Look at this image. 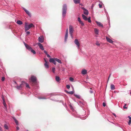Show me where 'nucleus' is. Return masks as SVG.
I'll list each match as a JSON object with an SVG mask.
<instances>
[{
    "label": "nucleus",
    "mask_w": 131,
    "mask_h": 131,
    "mask_svg": "<svg viewBox=\"0 0 131 131\" xmlns=\"http://www.w3.org/2000/svg\"><path fill=\"white\" fill-rule=\"evenodd\" d=\"M75 4H78L80 2V0H73Z\"/></svg>",
    "instance_id": "17"
},
{
    "label": "nucleus",
    "mask_w": 131,
    "mask_h": 131,
    "mask_svg": "<svg viewBox=\"0 0 131 131\" xmlns=\"http://www.w3.org/2000/svg\"><path fill=\"white\" fill-rule=\"evenodd\" d=\"M127 104H125L124 105V106L123 108H126L127 109V107H126L125 106H126Z\"/></svg>",
    "instance_id": "39"
},
{
    "label": "nucleus",
    "mask_w": 131,
    "mask_h": 131,
    "mask_svg": "<svg viewBox=\"0 0 131 131\" xmlns=\"http://www.w3.org/2000/svg\"><path fill=\"white\" fill-rule=\"evenodd\" d=\"M82 17L83 18V19L87 21V18L84 15V14H82Z\"/></svg>",
    "instance_id": "14"
},
{
    "label": "nucleus",
    "mask_w": 131,
    "mask_h": 131,
    "mask_svg": "<svg viewBox=\"0 0 131 131\" xmlns=\"http://www.w3.org/2000/svg\"><path fill=\"white\" fill-rule=\"evenodd\" d=\"M56 80L58 82H59V81L60 80V78L58 76H56Z\"/></svg>",
    "instance_id": "26"
},
{
    "label": "nucleus",
    "mask_w": 131,
    "mask_h": 131,
    "mask_svg": "<svg viewBox=\"0 0 131 131\" xmlns=\"http://www.w3.org/2000/svg\"><path fill=\"white\" fill-rule=\"evenodd\" d=\"M78 21L82 25V26H83L84 24L83 22L81 20L80 18L79 17L78 18Z\"/></svg>",
    "instance_id": "12"
},
{
    "label": "nucleus",
    "mask_w": 131,
    "mask_h": 131,
    "mask_svg": "<svg viewBox=\"0 0 131 131\" xmlns=\"http://www.w3.org/2000/svg\"><path fill=\"white\" fill-rule=\"evenodd\" d=\"M128 117L129 119V120L128 122V124L129 125H130L131 123V117L129 116H128Z\"/></svg>",
    "instance_id": "21"
},
{
    "label": "nucleus",
    "mask_w": 131,
    "mask_h": 131,
    "mask_svg": "<svg viewBox=\"0 0 131 131\" xmlns=\"http://www.w3.org/2000/svg\"><path fill=\"white\" fill-rule=\"evenodd\" d=\"M31 51V52H32L33 54H35L36 53V52L35 51L32 49V48H31V50H30Z\"/></svg>",
    "instance_id": "32"
},
{
    "label": "nucleus",
    "mask_w": 131,
    "mask_h": 131,
    "mask_svg": "<svg viewBox=\"0 0 131 131\" xmlns=\"http://www.w3.org/2000/svg\"><path fill=\"white\" fill-rule=\"evenodd\" d=\"M87 20H88L89 22L91 23V20L90 19V17H89L88 18H87Z\"/></svg>",
    "instance_id": "33"
},
{
    "label": "nucleus",
    "mask_w": 131,
    "mask_h": 131,
    "mask_svg": "<svg viewBox=\"0 0 131 131\" xmlns=\"http://www.w3.org/2000/svg\"><path fill=\"white\" fill-rule=\"evenodd\" d=\"M35 26L32 23H31L29 25H28L27 23H25V31L28 30L31 27H34Z\"/></svg>",
    "instance_id": "1"
},
{
    "label": "nucleus",
    "mask_w": 131,
    "mask_h": 131,
    "mask_svg": "<svg viewBox=\"0 0 131 131\" xmlns=\"http://www.w3.org/2000/svg\"><path fill=\"white\" fill-rule=\"evenodd\" d=\"M26 85V86L27 88H30V87L29 86V84L28 83H26L25 82V83H24V85Z\"/></svg>",
    "instance_id": "30"
},
{
    "label": "nucleus",
    "mask_w": 131,
    "mask_h": 131,
    "mask_svg": "<svg viewBox=\"0 0 131 131\" xmlns=\"http://www.w3.org/2000/svg\"><path fill=\"white\" fill-rule=\"evenodd\" d=\"M30 80L33 83H35L36 81V77L33 75L31 76L30 78Z\"/></svg>",
    "instance_id": "4"
},
{
    "label": "nucleus",
    "mask_w": 131,
    "mask_h": 131,
    "mask_svg": "<svg viewBox=\"0 0 131 131\" xmlns=\"http://www.w3.org/2000/svg\"><path fill=\"white\" fill-rule=\"evenodd\" d=\"M16 23L20 25H22L23 24V23L22 21L19 20H17V21Z\"/></svg>",
    "instance_id": "18"
},
{
    "label": "nucleus",
    "mask_w": 131,
    "mask_h": 131,
    "mask_svg": "<svg viewBox=\"0 0 131 131\" xmlns=\"http://www.w3.org/2000/svg\"><path fill=\"white\" fill-rule=\"evenodd\" d=\"M37 44L39 46L40 48L42 50H44V48L43 46L39 42H38L37 43Z\"/></svg>",
    "instance_id": "8"
},
{
    "label": "nucleus",
    "mask_w": 131,
    "mask_h": 131,
    "mask_svg": "<svg viewBox=\"0 0 131 131\" xmlns=\"http://www.w3.org/2000/svg\"><path fill=\"white\" fill-rule=\"evenodd\" d=\"M99 8H102V5L101 4L99 3Z\"/></svg>",
    "instance_id": "41"
},
{
    "label": "nucleus",
    "mask_w": 131,
    "mask_h": 131,
    "mask_svg": "<svg viewBox=\"0 0 131 131\" xmlns=\"http://www.w3.org/2000/svg\"><path fill=\"white\" fill-rule=\"evenodd\" d=\"M67 9V8L66 5L64 4L62 7V15L63 18H64L66 16Z\"/></svg>",
    "instance_id": "2"
},
{
    "label": "nucleus",
    "mask_w": 131,
    "mask_h": 131,
    "mask_svg": "<svg viewBox=\"0 0 131 131\" xmlns=\"http://www.w3.org/2000/svg\"><path fill=\"white\" fill-rule=\"evenodd\" d=\"M69 34L71 37L73 38L72 33L74 31V29L73 27L71 25L69 26Z\"/></svg>",
    "instance_id": "3"
},
{
    "label": "nucleus",
    "mask_w": 131,
    "mask_h": 131,
    "mask_svg": "<svg viewBox=\"0 0 131 131\" xmlns=\"http://www.w3.org/2000/svg\"><path fill=\"white\" fill-rule=\"evenodd\" d=\"M67 93L69 94H73L74 92L73 91H71L68 92V91H66Z\"/></svg>",
    "instance_id": "29"
},
{
    "label": "nucleus",
    "mask_w": 131,
    "mask_h": 131,
    "mask_svg": "<svg viewBox=\"0 0 131 131\" xmlns=\"http://www.w3.org/2000/svg\"><path fill=\"white\" fill-rule=\"evenodd\" d=\"M92 7L93 8V5H94V4H92Z\"/></svg>",
    "instance_id": "55"
},
{
    "label": "nucleus",
    "mask_w": 131,
    "mask_h": 131,
    "mask_svg": "<svg viewBox=\"0 0 131 131\" xmlns=\"http://www.w3.org/2000/svg\"><path fill=\"white\" fill-rule=\"evenodd\" d=\"M74 42L77 45L78 48H79L80 46V44L78 40L77 39H75Z\"/></svg>",
    "instance_id": "6"
},
{
    "label": "nucleus",
    "mask_w": 131,
    "mask_h": 131,
    "mask_svg": "<svg viewBox=\"0 0 131 131\" xmlns=\"http://www.w3.org/2000/svg\"><path fill=\"white\" fill-rule=\"evenodd\" d=\"M3 104L4 106L5 107V108L6 109H7V106H6V103L5 101H3Z\"/></svg>",
    "instance_id": "27"
},
{
    "label": "nucleus",
    "mask_w": 131,
    "mask_h": 131,
    "mask_svg": "<svg viewBox=\"0 0 131 131\" xmlns=\"http://www.w3.org/2000/svg\"><path fill=\"white\" fill-rule=\"evenodd\" d=\"M44 60H45V63H46V62H47L46 60L45 59H44Z\"/></svg>",
    "instance_id": "54"
},
{
    "label": "nucleus",
    "mask_w": 131,
    "mask_h": 131,
    "mask_svg": "<svg viewBox=\"0 0 131 131\" xmlns=\"http://www.w3.org/2000/svg\"><path fill=\"white\" fill-rule=\"evenodd\" d=\"M54 61H55V58H50L49 61L50 62H52L53 63Z\"/></svg>",
    "instance_id": "24"
},
{
    "label": "nucleus",
    "mask_w": 131,
    "mask_h": 131,
    "mask_svg": "<svg viewBox=\"0 0 131 131\" xmlns=\"http://www.w3.org/2000/svg\"><path fill=\"white\" fill-rule=\"evenodd\" d=\"M103 106L105 107L106 106L105 103L104 102H103Z\"/></svg>",
    "instance_id": "43"
},
{
    "label": "nucleus",
    "mask_w": 131,
    "mask_h": 131,
    "mask_svg": "<svg viewBox=\"0 0 131 131\" xmlns=\"http://www.w3.org/2000/svg\"><path fill=\"white\" fill-rule=\"evenodd\" d=\"M82 9L83 10L84 14L86 15H88L89 13L88 10L84 7L82 8Z\"/></svg>",
    "instance_id": "7"
},
{
    "label": "nucleus",
    "mask_w": 131,
    "mask_h": 131,
    "mask_svg": "<svg viewBox=\"0 0 131 131\" xmlns=\"http://www.w3.org/2000/svg\"><path fill=\"white\" fill-rule=\"evenodd\" d=\"M13 119L14 120V121H15V123L16 124V125H18V121L14 117H13Z\"/></svg>",
    "instance_id": "20"
},
{
    "label": "nucleus",
    "mask_w": 131,
    "mask_h": 131,
    "mask_svg": "<svg viewBox=\"0 0 131 131\" xmlns=\"http://www.w3.org/2000/svg\"><path fill=\"white\" fill-rule=\"evenodd\" d=\"M15 83H16V82H15Z\"/></svg>",
    "instance_id": "58"
},
{
    "label": "nucleus",
    "mask_w": 131,
    "mask_h": 131,
    "mask_svg": "<svg viewBox=\"0 0 131 131\" xmlns=\"http://www.w3.org/2000/svg\"><path fill=\"white\" fill-rule=\"evenodd\" d=\"M113 115L114 116L116 117V115L115 114L113 113Z\"/></svg>",
    "instance_id": "52"
},
{
    "label": "nucleus",
    "mask_w": 131,
    "mask_h": 131,
    "mask_svg": "<svg viewBox=\"0 0 131 131\" xmlns=\"http://www.w3.org/2000/svg\"><path fill=\"white\" fill-rule=\"evenodd\" d=\"M111 89L112 90H114L115 89L114 85L113 84H112L111 85Z\"/></svg>",
    "instance_id": "25"
},
{
    "label": "nucleus",
    "mask_w": 131,
    "mask_h": 131,
    "mask_svg": "<svg viewBox=\"0 0 131 131\" xmlns=\"http://www.w3.org/2000/svg\"><path fill=\"white\" fill-rule=\"evenodd\" d=\"M81 73L83 74H85L87 73V71L85 70H83L82 71Z\"/></svg>",
    "instance_id": "15"
},
{
    "label": "nucleus",
    "mask_w": 131,
    "mask_h": 131,
    "mask_svg": "<svg viewBox=\"0 0 131 131\" xmlns=\"http://www.w3.org/2000/svg\"><path fill=\"white\" fill-rule=\"evenodd\" d=\"M94 30L95 34L98 35L99 33V30L96 28H95Z\"/></svg>",
    "instance_id": "19"
},
{
    "label": "nucleus",
    "mask_w": 131,
    "mask_h": 131,
    "mask_svg": "<svg viewBox=\"0 0 131 131\" xmlns=\"http://www.w3.org/2000/svg\"><path fill=\"white\" fill-rule=\"evenodd\" d=\"M48 62H46V63H45L44 64V65H45V68H49V66L48 64Z\"/></svg>",
    "instance_id": "22"
},
{
    "label": "nucleus",
    "mask_w": 131,
    "mask_h": 131,
    "mask_svg": "<svg viewBox=\"0 0 131 131\" xmlns=\"http://www.w3.org/2000/svg\"><path fill=\"white\" fill-rule=\"evenodd\" d=\"M47 56L48 57V58H50V55H49V54H47Z\"/></svg>",
    "instance_id": "47"
},
{
    "label": "nucleus",
    "mask_w": 131,
    "mask_h": 131,
    "mask_svg": "<svg viewBox=\"0 0 131 131\" xmlns=\"http://www.w3.org/2000/svg\"><path fill=\"white\" fill-rule=\"evenodd\" d=\"M90 92L91 93H92L93 92V91L92 90L90 91Z\"/></svg>",
    "instance_id": "53"
},
{
    "label": "nucleus",
    "mask_w": 131,
    "mask_h": 131,
    "mask_svg": "<svg viewBox=\"0 0 131 131\" xmlns=\"http://www.w3.org/2000/svg\"><path fill=\"white\" fill-rule=\"evenodd\" d=\"M5 80V78L4 77H2V81H4Z\"/></svg>",
    "instance_id": "42"
},
{
    "label": "nucleus",
    "mask_w": 131,
    "mask_h": 131,
    "mask_svg": "<svg viewBox=\"0 0 131 131\" xmlns=\"http://www.w3.org/2000/svg\"><path fill=\"white\" fill-rule=\"evenodd\" d=\"M2 98L3 100V101H5L4 98L3 96H2Z\"/></svg>",
    "instance_id": "44"
},
{
    "label": "nucleus",
    "mask_w": 131,
    "mask_h": 131,
    "mask_svg": "<svg viewBox=\"0 0 131 131\" xmlns=\"http://www.w3.org/2000/svg\"><path fill=\"white\" fill-rule=\"evenodd\" d=\"M96 22L98 26H99L100 27H103V25L101 23H100V22H99V21H96Z\"/></svg>",
    "instance_id": "9"
},
{
    "label": "nucleus",
    "mask_w": 131,
    "mask_h": 131,
    "mask_svg": "<svg viewBox=\"0 0 131 131\" xmlns=\"http://www.w3.org/2000/svg\"><path fill=\"white\" fill-rule=\"evenodd\" d=\"M66 88L68 89H69L70 88V86L69 85H66Z\"/></svg>",
    "instance_id": "40"
},
{
    "label": "nucleus",
    "mask_w": 131,
    "mask_h": 131,
    "mask_svg": "<svg viewBox=\"0 0 131 131\" xmlns=\"http://www.w3.org/2000/svg\"><path fill=\"white\" fill-rule=\"evenodd\" d=\"M106 38L107 41L111 43H112L113 42V40L109 38L108 37H106Z\"/></svg>",
    "instance_id": "10"
},
{
    "label": "nucleus",
    "mask_w": 131,
    "mask_h": 131,
    "mask_svg": "<svg viewBox=\"0 0 131 131\" xmlns=\"http://www.w3.org/2000/svg\"><path fill=\"white\" fill-rule=\"evenodd\" d=\"M68 34H66L65 37V41L66 42L67 40L68 37Z\"/></svg>",
    "instance_id": "23"
},
{
    "label": "nucleus",
    "mask_w": 131,
    "mask_h": 131,
    "mask_svg": "<svg viewBox=\"0 0 131 131\" xmlns=\"http://www.w3.org/2000/svg\"><path fill=\"white\" fill-rule=\"evenodd\" d=\"M90 89H92V88H90Z\"/></svg>",
    "instance_id": "59"
},
{
    "label": "nucleus",
    "mask_w": 131,
    "mask_h": 131,
    "mask_svg": "<svg viewBox=\"0 0 131 131\" xmlns=\"http://www.w3.org/2000/svg\"><path fill=\"white\" fill-rule=\"evenodd\" d=\"M55 61L58 62L59 63H62V62L61 60L59 59H58L57 58H55Z\"/></svg>",
    "instance_id": "16"
},
{
    "label": "nucleus",
    "mask_w": 131,
    "mask_h": 131,
    "mask_svg": "<svg viewBox=\"0 0 131 131\" xmlns=\"http://www.w3.org/2000/svg\"><path fill=\"white\" fill-rule=\"evenodd\" d=\"M22 84H20V85L19 86H16V88L17 89H21V86L22 85Z\"/></svg>",
    "instance_id": "28"
},
{
    "label": "nucleus",
    "mask_w": 131,
    "mask_h": 131,
    "mask_svg": "<svg viewBox=\"0 0 131 131\" xmlns=\"http://www.w3.org/2000/svg\"><path fill=\"white\" fill-rule=\"evenodd\" d=\"M44 53L46 54V55H47V54H48V53H47V52L45 50V51H44Z\"/></svg>",
    "instance_id": "48"
},
{
    "label": "nucleus",
    "mask_w": 131,
    "mask_h": 131,
    "mask_svg": "<svg viewBox=\"0 0 131 131\" xmlns=\"http://www.w3.org/2000/svg\"><path fill=\"white\" fill-rule=\"evenodd\" d=\"M55 61H54V62L53 63L54 64L56 65V62Z\"/></svg>",
    "instance_id": "50"
},
{
    "label": "nucleus",
    "mask_w": 131,
    "mask_h": 131,
    "mask_svg": "<svg viewBox=\"0 0 131 131\" xmlns=\"http://www.w3.org/2000/svg\"><path fill=\"white\" fill-rule=\"evenodd\" d=\"M27 35H29L30 34V32L29 31H27L26 32Z\"/></svg>",
    "instance_id": "45"
},
{
    "label": "nucleus",
    "mask_w": 131,
    "mask_h": 131,
    "mask_svg": "<svg viewBox=\"0 0 131 131\" xmlns=\"http://www.w3.org/2000/svg\"><path fill=\"white\" fill-rule=\"evenodd\" d=\"M24 10L27 14L29 16H31V14L26 9H24Z\"/></svg>",
    "instance_id": "13"
},
{
    "label": "nucleus",
    "mask_w": 131,
    "mask_h": 131,
    "mask_svg": "<svg viewBox=\"0 0 131 131\" xmlns=\"http://www.w3.org/2000/svg\"><path fill=\"white\" fill-rule=\"evenodd\" d=\"M39 41L40 43H42L44 41V38L42 36H41L38 38Z\"/></svg>",
    "instance_id": "5"
},
{
    "label": "nucleus",
    "mask_w": 131,
    "mask_h": 131,
    "mask_svg": "<svg viewBox=\"0 0 131 131\" xmlns=\"http://www.w3.org/2000/svg\"><path fill=\"white\" fill-rule=\"evenodd\" d=\"M2 130V128H1V127H0V130Z\"/></svg>",
    "instance_id": "56"
},
{
    "label": "nucleus",
    "mask_w": 131,
    "mask_h": 131,
    "mask_svg": "<svg viewBox=\"0 0 131 131\" xmlns=\"http://www.w3.org/2000/svg\"><path fill=\"white\" fill-rule=\"evenodd\" d=\"M25 83V82L24 81H22L21 82V84H22L21 86V88H22L24 86V83Z\"/></svg>",
    "instance_id": "31"
},
{
    "label": "nucleus",
    "mask_w": 131,
    "mask_h": 131,
    "mask_svg": "<svg viewBox=\"0 0 131 131\" xmlns=\"http://www.w3.org/2000/svg\"><path fill=\"white\" fill-rule=\"evenodd\" d=\"M110 76H111V74H110V75L109 76V77H108V81H107L108 82V80H109V78H110Z\"/></svg>",
    "instance_id": "51"
},
{
    "label": "nucleus",
    "mask_w": 131,
    "mask_h": 131,
    "mask_svg": "<svg viewBox=\"0 0 131 131\" xmlns=\"http://www.w3.org/2000/svg\"><path fill=\"white\" fill-rule=\"evenodd\" d=\"M74 96L78 99H80V97L79 95H75Z\"/></svg>",
    "instance_id": "35"
},
{
    "label": "nucleus",
    "mask_w": 131,
    "mask_h": 131,
    "mask_svg": "<svg viewBox=\"0 0 131 131\" xmlns=\"http://www.w3.org/2000/svg\"><path fill=\"white\" fill-rule=\"evenodd\" d=\"M69 80L71 81H73L74 80L73 78L72 77H70L69 78Z\"/></svg>",
    "instance_id": "37"
},
{
    "label": "nucleus",
    "mask_w": 131,
    "mask_h": 131,
    "mask_svg": "<svg viewBox=\"0 0 131 131\" xmlns=\"http://www.w3.org/2000/svg\"><path fill=\"white\" fill-rule=\"evenodd\" d=\"M52 71L54 73H55V68L53 67L52 68Z\"/></svg>",
    "instance_id": "36"
},
{
    "label": "nucleus",
    "mask_w": 131,
    "mask_h": 131,
    "mask_svg": "<svg viewBox=\"0 0 131 131\" xmlns=\"http://www.w3.org/2000/svg\"><path fill=\"white\" fill-rule=\"evenodd\" d=\"M24 43L25 45L26 48H27L29 50H31V49L32 48L30 47L28 45L26 44L25 43Z\"/></svg>",
    "instance_id": "11"
},
{
    "label": "nucleus",
    "mask_w": 131,
    "mask_h": 131,
    "mask_svg": "<svg viewBox=\"0 0 131 131\" xmlns=\"http://www.w3.org/2000/svg\"><path fill=\"white\" fill-rule=\"evenodd\" d=\"M66 34H68V28H67L66 29Z\"/></svg>",
    "instance_id": "46"
},
{
    "label": "nucleus",
    "mask_w": 131,
    "mask_h": 131,
    "mask_svg": "<svg viewBox=\"0 0 131 131\" xmlns=\"http://www.w3.org/2000/svg\"><path fill=\"white\" fill-rule=\"evenodd\" d=\"M19 127L18 126L16 127V129L17 130H19Z\"/></svg>",
    "instance_id": "49"
},
{
    "label": "nucleus",
    "mask_w": 131,
    "mask_h": 131,
    "mask_svg": "<svg viewBox=\"0 0 131 131\" xmlns=\"http://www.w3.org/2000/svg\"><path fill=\"white\" fill-rule=\"evenodd\" d=\"M96 44L98 46H100V44L98 41L96 42Z\"/></svg>",
    "instance_id": "38"
},
{
    "label": "nucleus",
    "mask_w": 131,
    "mask_h": 131,
    "mask_svg": "<svg viewBox=\"0 0 131 131\" xmlns=\"http://www.w3.org/2000/svg\"><path fill=\"white\" fill-rule=\"evenodd\" d=\"M4 127L6 129H8V127L6 124H5L4 125Z\"/></svg>",
    "instance_id": "34"
},
{
    "label": "nucleus",
    "mask_w": 131,
    "mask_h": 131,
    "mask_svg": "<svg viewBox=\"0 0 131 131\" xmlns=\"http://www.w3.org/2000/svg\"><path fill=\"white\" fill-rule=\"evenodd\" d=\"M130 94H131V91H130Z\"/></svg>",
    "instance_id": "57"
}]
</instances>
